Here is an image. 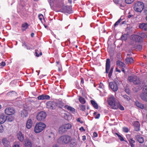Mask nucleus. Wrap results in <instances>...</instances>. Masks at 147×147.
Returning a JSON list of instances; mask_svg holds the SVG:
<instances>
[{"label": "nucleus", "mask_w": 147, "mask_h": 147, "mask_svg": "<svg viewBox=\"0 0 147 147\" xmlns=\"http://www.w3.org/2000/svg\"><path fill=\"white\" fill-rule=\"evenodd\" d=\"M119 100L115 98L113 96H111L108 100L109 105L113 109H118L119 105Z\"/></svg>", "instance_id": "f257e3e1"}, {"label": "nucleus", "mask_w": 147, "mask_h": 147, "mask_svg": "<svg viewBox=\"0 0 147 147\" xmlns=\"http://www.w3.org/2000/svg\"><path fill=\"white\" fill-rule=\"evenodd\" d=\"M71 140V137L65 135L61 136L57 140L59 143L63 145L67 144L69 143Z\"/></svg>", "instance_id": "f03ea898"}, {"label": "nucleus", "mask_w": 147, "mask_h": 147, "mask_svg": "<svg viewBox=\"0 0 147 147\" xmlns=\"http://www.w3.org/2000/svg\"><path fill=\"white\" fill-rule=\"evenodd\" d=\"M144 7V4L142 2L137 1L135 3L134 5V9L137 12L141 13Z\"/></svg>", "instance_id": "7ed1b4c3"}, {"label": "nucleus", "mask_w": 147, "mask_h": 147, "mask_svg": "<svg viewBox=\"0 0 147 147\" xmlns=\"http://www.w3.org/2000/svg\"><path fill=\"white\" fill-rule=\"evenodd\" d=\"M46 126L45 124L42 122L37 123L34 127V131L36 133H39L42 131Z\"/></svg>", "instance_id": "20e7f679"}, {"label": "nucleus", "mask_w": 147, "mask_h": 147, "mask_svg": "<svg viewBox=\"0 0 147 147\" xmlns=\"http://www.w3.org/2000/svg\"><path fill=\"white\" fill-rule=\"evenodd\" d=\"M128 79L130 82H133L134 84L139 85L141 83L139 78L136 76H129Z\"/></svg>", "instance_id": "39448f33"}, {"label": "nucleus", "mask_w": 147, "mask_h": 147, "mask_svg": "<svg viewBox=\"0 0 147 147\" xmlns=\"http://www.w3.org/2000/svg\"><path fill=\"white\" fill-rule=\"evenodd\" d=\"M61 7L60 8H61L60 11L62 12H66L69 13H72L71 9V7L68 6H63L62 3H60V5Z\"/></svg>", "instance_id": "423d86ee"}, {"label": "nucleus", "mask_w": 147, "mask_h": 147, "mask_svg": "<svg viewBox=\"0 0 147 147\" xmlns=\"http://www.w3.org/2000/svg\"><path fill=\"white\" fill-rule=\"evenodd\" d=\"M71 127V125L69 123H67L61 126L59 128V132L61 133H63L67 129H70Z\"/></svg>", "instance_id": "0eeeda50"}, {"label": "nucleus", "mask_w": 147, "mask_h": 147, "mask_svg": "<svg viewBox=\"0 0 147 147\" xmlns=\"http://www.w3.org/2000/svg\"><path fill=\"white\" fill-rule=\"evenodd\" d=\"M47 116L46 113L43 111L40 112L38 113L36 116L37 119L39 121L44 120Z\"/></svg>", "instance_id": "6e6552de"}, {"label": "nucleus", "mask_w": 147, "mask_h": 147, "mask_svg": "<svg viewBox=\"0 0 147 147\" xmlns=\"http://www.w3.org/2000/svg\"><path fill=\"white\" fill-rule=\"evenodd\" d=\"M60 0H48V1L50 3L51 7H53L55 4L56 5V7L57 8H60V3H59Z\"/></svg>", "instance_id": "1a4fd4ad"}, {"label": "nucleus", "mask_w": 147, "mask_h": 147, "mask_svg": "<svg viewBox=\"0 0 147 147\" xmlns=\"http://www.w3.org/2000/svg\"><path fill=\"white\" fill-rule=\"evenodd\" d=\"M15 111L14 108L11 107L7 108L5 110V113L8 115H11L14 114Z\"/></svg>", "instance_id": "9d476101"}, {"label": "nucleus", "mask_w": 147, "mask_h": 147, "mask_svg": "<svg viewBox=\"0 0 147 147\" xmlns=\"http://www.w3.org/2000/svg\"><path fill=\"white\" fill-rule=\"evenodd\" d=\"M47 107L49 109L53 110L54 108L55 103L53 101H49L46 103Z\"/></svg>", "instance_id": "9b49d317"}, {"label": "nucleus", "mask_w": 147, "mask_h": 147, "mask_svg": "<svg viewBox=\"0 0 147 147\" xmlns=\"http://www.w3.org/2000/svg\"><path fill=\"white\" fill-rule=\"evenodd\" d=\"M24 147H32V144L31 140L27 138L24 140Z\"/></svg>", "instance_id": "f8f14e48"}, {"label": "nucleus", "mask_w": 147, "mask_h": 147, "mask_svg": "<svg viewBox=\"0 0 147 147\" xmlns=\"http://www.w3.org/2000/svg\"><path fill=\"white\" fill-rule=\"evenodd\" d=\"M109 86L113 91H117L118 90V86L117 84L115 82H111Z\"/></svg>", "instance_id": "ddd939ff"}, {"label": "nucleus", "mask_w": 147, "mask_h": 147, "mask_svg": "<svg viewBox=\"0 0 147 147\" xmlns=\"http://www.w3.org/2000/svg\"><path fill=\"white\" fill-rule=\"evenodd\" d=\"M64 108L67 111L71 112L73 113H75L76 112V110L74 108L68 105H66L64 107Z\"/></svg>", "instance_id": "4468645a"}, {"label": "nucleus", "mask_w": 147, "mask_h": 147, "mask_svg": "<svg viewBox=\"0 0 147 147\" xmlns=\"http://www.w3.org/2000/svg\"><path fill=\"white\" fill-rule=\"evenodd\" d=\"M132 39L133 40L136 42H140L141 41V38L138 35H133L132 36Z\"/></svg>", "instance_id": "2eb2a0df"}, {"label": "nucleus", "mask_w": 147, "mask_h": 147, "mask_svg": "<svg viewBox=\"0 0 147 147\" xmlns=\"http://www.w3.org/2000/svg\"><path fill=\"white\" fill-rule=\"evenodd\" d=\"M110 61L109 59H107L106 63V72L107 73H109V71L110 67Z\"/></svg>", "instance_id": "dca6fc26"}, {"label": "nucleus", "mask_w": 147, "mask_h": 147, "mask_svg": "<svg viewBox=\"0 0 147 147\" xmlns=\"http://www.w3.org/2000/svg\"><path fill=\"white\" fill-rule=\"evenodd\" d=\"M50 97L48 95L42 94L39 96L38 97V98L40 100H49L50 99Z\"/></svg>", "instance_id": "f3484780"}, {"label": "nucleus", "mask_w": 147, "mask_h": 147, "mask_svg": "<svg viewBox=\"0 0 147 147\" xmlns=\"http://www.w3.org/2000/svg\"><path fill=\"white\" fill-rule=\"evenodd\" d=\"M33 125V121L31 119H29L26 123V127L27 129H29L32 127Z\"/></svg>", "instance_id": "a211bd4d"}, {"label": "nucleus", "mask_w": 147, "mask_h": 147, "mask_svg": "<svg viewBox=\"0 0 147 147\" xmlns=\"http://www.w3.org/2000/svg\"><path fill=\"white\" fill-rule=\"evenodd\" d=\"M7 117L4 114L0 115V123H4L6 120Z\"/></svg>", "instance_id": "6ab92c4d"}, {"label": "nucleus", "mask_w": 147, "mask_h": 147, "mask_svg": "<svg viewBox=\"0 0 147 147\" xmlns=\"http://www.w3.org/2000/svg\"><path fill=\"white\" fill-rule=\"evenodd\" d=\"M134 125L135 131H139L140 130V124L138 121L134 122Z\"/></svg>", "instance_id": "aec40b11"}, {"label": "nucleus", "mask_w": 147, "mask_h": 147, "mask_svg": "<svg viewBox=\"0 0 147 147\" xmlns=\"http://www.w3.org/2000/svg\"><path fill=\"white\" fill-rule=\"evenodd\" d=\"M17 137L18 139L21 142H23L24 140L23 135L20 131H19L17 134Z\"/></svg>", "instance_id": "412c9836"}, {"label": "nucleus", "mask_w": 147, "mask_h": 147, "mask_svg": "<svg viewBox=\"0 0 147 147\" xmlns=\"http://www.w3.org/2000/svg\"><path fill=\"white\" fill-rule=\"evenodd\" d=\"M28 114L27 110L25 109H23L21 112V116L23 118L27 117L28 115Z\"/></svg>", "instance_id": "4be33fe9"}, {"label": "nucleus", "mask_w": 147, "mask_h": 147, "mask_svg": "<svg viewBox=\"0 0 147 147\" xmlns=\"http://www.w3.org/2000/svg\"><path fill=\"white\" fill-rule=\"evenodd\" d=\"M139 28L145 31H147V23H143L139 25Z\"/></svg>", "instance_id": "5701e85b"}, {"label": "nucleus", "mask_w": 147, "mask_h": 147, "mask_svg": "<svg viewBox=\"0 0 147 147\" xmlns=\"http://www.w3.org/2000/svg\"><path fill=\"white\" fill-rule=\"evenodd\" d=\"M29 25L27 23L25 22L22 25V30L23 31H25L29 26Z\"/></svg>", "instance_id": "b1692460"}, {"label": "nucleus", "mask_w": 147, "mask_h": 147, "mask_svg": "<svg viewBox=\"0 0 147 147\" xmlns=\"http://www.w3.org/2000/svg\"><path fill=\"white\" fill-rule=\"evenodd\" d=\"M17 93L16 92L13 91H12L8 92L6 94V96H16Z\"/></svg>", "instance_id": "393cba45"}, {"label": "nucleus", "mask_w": 147, "mask_h": 147, "mask_svg": "<svg viewBox=\"0 0 147 147\" xmlns=\"http://www.w3.org/2000/svg\"><path fill=\"white\" fill-rule=\"evenodd\" d=\"M136 138L138 141L141 143L144 142V140L143 138L141 137L140 135H137L136 136Z\"/></svg>", "instance_id": "a878e982"}, {"label": "nucleus", "mask_w": 147, "mask_h": 147, "mask_svg": "<svg viewBox=\"0 0 147 147\" xmlns=\"http://www.w3.org/2000/svg\"><path fill=\"white\" fill-rule=\"evenodd\" d=\"M116 65L117 67H119L122 68L125 67V64L123 63L119 60L116 62Z\"/></svg>", "instance_id": "bb28decb"}, {"label": "nucleus", "mask_w": 147, "mask_h": 147, "mask_svg": "<svg viewBox=\"0 0 147 147\" xmlns=\"http://www.w3.org/2000/svg\"><path fill=\"white\" fill-rule=\"evenodd\" d=\"M125 63L127 64H130L134 62V59L131 57H127L125 59Z\"/></svg>", "instance_id": "cd10ccee"}, {"label": "nucleus", "mask_w": 147, "mask_h": 147, "mask_svg": "<svg viewBox=\"0 0 147 147\" xmlns=\"http://www.w3.org/2000/svg\"><path fill=\"white\" fill-rule=\"evenodd\" d=\"M2 143L5 146H7L9 144V140L6 138H3L2 140Z\"/></svg>", "instance_id": "c85d7f7f"}, {"label": "nucleus", "mask_w": 147, "mask_h": 147, "mask_svg": "<svg viewBox=\"0 0 147 147\" xmlns=\"http://www.w3.org/2000/svg\"><path fill=\"white\" fill-rule=\"evenodd\" d=\"M141 99L147 102V94L143 93L140 96Z\"/></svg>", "instance_id": "c756f323"}, {"label": "nucleus", "mask_w": 147, "mask_h": 147, "mask_svg": "<svg viewBox=\"0 0 147 147\" xmlns=\"http://www.w3.org/2000/svg\"><path fill=\"white\" fill-rule=\"evenodd\" d=\"M91 102L92 105L95 109H98V105L95 101L91 100Z\"/></svg>", "instance_id": "7c9ffc66"}, {"label": "nucleus", "mask_w": 147, "mask_h": 147, "mask_svg": "<svg viewBox=\"0 0 147 147\" xmlns=\"http://www.w3.org/2000/svg\"><path fill=\"white\" fill-rule=\"evenodd\" d=\"M136 104L138 107L141 109H143L144 108V105L139 102H136Z\"/></svg>", "instance_id": "2f4dec72"}, {"label": "nucleus", "mask_w": 147, "mask_h": 147, "mask_svg": "<svg viewBox=\"0 0 147 147\" xmlns=\"http://www.w3.org/2000/svg\"><path fill=\"white\" fill-rule=\"evenodd\" d=\"M129 141L131 146V147H134L135 145L134 143H135V140H133V138H131L129 140Z\"/></svg>", "instance_id": "473e14b6"}, {"label": "nucleus", "mask_w": 147, "mask_h": 147, "mask_svg": "<svg viewBox=\"0 0 147 147\" xmlns=\"http://www.w3.org/2000/svg\"><path fill=\"white\" fill-rule=\"evenodd\" d=\"M78 99L80 102L81 104H84L86 102V100L84 98L81 96H79Z\"/></svg>", "instance_id": "72a5a7b5"}, {"label": "nucleus", "mask_w": 147, "mask_h": 147, "mask_svg": "<svg viewBox=\"0 0 147 147\" xmlns=\"http://www.w3.org/2000/svg\"><path fill=\"white\" fill-rule=\"evenodd\" d=\"M116 134L117 135L119 139L121 141H125L126 142H127L125 140L124 138L122 135H120L117 133H116Z\"/></svg>", "instance_id": "f704fd0d"}, {"label": "nucleus", "mask_w": 147, "mask_h": 147, "mask_svg": "<svg viewBox=\"0 0 147 147\" xmlns=\"http://www.w3.org/2000/svg\"><path fill=\"white\" fill-rule=\"evenodd\" d=\"M139 34L141 38V41H142L143 38L147 37V36L144 33H140Z\"/></svg>", "instance_id": "c9c22d12"}, {"label": "nucleus", "mask_w": 147, "mask_h": 147, "mask_svg": "<svg viewBox=\"0 0 147 147\" xmlns=\"http://www.w3.org/2000/svg\"><path fill=\"white\" fill-rule=\"evenodd\" d=\"M24 46L26 47L27 49L28 50H30V49H32V46L31 45H26L25 42H24L23 43L22 46Z\"/></svg>", "instance_id": "e433bc0d"}, {"label": "nucleus", "mask_w": 147, "mask_h": 147, "mask_svg": "<svg viewBox=\"0 0 147 147\" xmlns=\"http://www.w3.org/2000/svg\"><path fill=\"white\" fill-rule=\"evenodd\" d=\"M35 52L36 55L37 57H39L40 55H42L41 52L40 50H35Z\"/></svg>", "instance_id": "4c0bfd02"}, {"label": "nucleus", "mask_w": 147, "mask_h": 147, "mask_svg": "<svg viewBox=\"0 0 147 147\" xmlns=\"http://www.w3.org/2000/svg\"><path fill=\"white\" fill-rule=\"evenodd\" d=\"M6 119L9 121L11 122L14 120V118L13 116H9L7 117Z\"/></svg>", "instance_id": "58836bf2"}, {"label": "nucleus", "mask_w": 147, "mask_h": 147, "mask_svg": "<svg viewBox=\"0 0 147 147\" xmlns=\"http://www.w3.org/2000/svg\"><path fill=\"white\" fill-rule=\"evenodd\" d=\"M123 98L125 99V100L127 101H129V100H130V97L127 96L126 95H124L122 96Z\"/></svg>", "instance_id": "ea45409f"}, {"label": "nucleus", "mask_w": 147, "mask_h": 147, "mask_svg": "<svg viewBox=\"0 0 147 147\" xmlns=\"http://www.w3.org/2000/svg\"><path fill=\"white\" fill-rule=\"evenodd\" d=\"M80 109L83 111H84L86 109V106L84 105H79Z\"/></svg>", "instance_id": "a19ab883"}, {"label": "nucleus", "mask_w": 147, "mask_h": 147, "mask_svg": "<svg viewBox=\"0 0 147 147\" xmlns=\"http://www.w3.org/2000/svg\"><path fill=\"white\" fill-rule=\"evenodd\" d=\"M69 143L70 144V145L71 146H74L76 144L74 140H72L71 137V140Z\"/></svg>", "instance_id": "79ce46f5"}, {"label": "nucleus", "mask_w": 147, "mask_h": 147, "mask_svg": "<svg viewBox=\"0 0 147 147\" xmlns=\"http://www.w3.org/2000/svg\"><path fill=\"white\" fill-rule=\"evenodd\" d=\"M143 93L147 94V86L144 87L143 89Z\"/></svg>", "instance_id": "37998d69"}, {"label": "nucleus", "mask_w": 147, "mask_h": 147, "mask_svg": "<svg viewBox=\"0 0 147 147\" xmlns=\"http://www.w3.org/2000/svg\"><path fill=\"white\" fill-rule=\"evenodd\" d=\"M134 0H125V2L127 4H130L133 3Z\"/></svg>", "instance_id": "c03bdc74"}, {"label": "nucleus", "mask_w": 147, "mask_h": 147, "mask_svg": "<svg viewBox=\"0 0 147 147\" xmlns=\"http://www.w3.org/2000/svg\"><path fill=\"white\" fill-rule=\"evenodd\" d=\"M121 20V18H120L117 22H116L114 24L115 26H116L118 25L119 23L120 22Z\"/></svg>", "instance_id": "a18cd8bd"}, {"label": "nucleus", "mask_w": 147, "mask_h": 147, "mask_svg": "<svg viewBox=\"0 0 147 147\" xmlns=\"http://www.w3.org/2000/svg\"><path fill=\"white\" fill-rule=\"evenodd\" d=\"M113 67H112L111 69L110 70L109 74V78H110L112 75L113 72Z\"/></svg>", "instance_id": "49530a36"}, {"label": "nucleus", "mask_w": 147, "mask_h": 147, "mask_svg": "<svg viewBox=\"0 0 147 147\" xmlns=\"http://www.w3.org/2000/svg\"><path fill=\"white\" fill-rule=\"evenodd\" d=\"M136 49L140 51L142 50V47L141 45H138L136 46Z\"/></svg>", "instance_id": "de8ad7c7"}, {"label": "nucleus", "mask_w": 147, "mask_h": 147, "mask_svg": "<svg viewBox=\"0 0 147 147\" xmlns=\"http://www.w3.org/2000/svg\"><path fill=\"white\" fill-rule=\"evenodd\" d=\"M121 38L122 40H126L127 39L126 35L125 34L122 35L121 37Z\"/></svg>", "instance_id": "09e8293b"}, {"label": "nucleus", "mask_w": 147, "mask_h": 147, "mask_svg": "<svg viewBox=\"0 0 147 147\" xmlns=\"http://www.w3.org/2000/svg\"><path fill=\"white\" fill-rule=\"evenodd\" d=\"M123 131L124 132L127 133L129 131V129L127 127H123Z\"/></svg>", "instance_id": "8fccbe9b"}, {"label": "nucleus", "mask_w": 147, "mask_h": 147, "mask_svg": "<svg viewBox=\"0 0 147 147\" xmlns=\"http://www.w3.org/2000/svg\"><path fill=\"white\" fill-rule=\"evenodd\" d=\"M118 108H119L121 110H124V108L121 105L119 102V105L118 106Z\"/></svg>", "instance_id": "3c124183"}, {"label": "nucleus", "mask_w": 147, "mask_h": 147, "mask_svg": "<svg viewBox=\"0 0 147 147\" xmlns=\"http://www.w3.org/2000/svg\"><path fill=\"white\" fill-rule=\"evenodd\" d=\"M0 123V132L1 133L3 132L4 131L3 126Z\"/></svg>", "instance_id": "603ef678"}, {"label": "nucleus", "mask_w": 147, "mask_h": 147, "mask_svg": "<svg viewBox=\"0 0 147 147\" xmlns=\"http://www.w3.org/2000/svg\"><path fill=\"white\" fill-rule=\"evenodd\" d=\"M77 121L78 122H80L81 124L83 123H84L83 121V120H81L80 118H78L77 119Z\"/></svg>", "instance_id": "864d4df0"}, {"label": "nucleus", "mask_w": 147, "mask_h": 147, "mask_svg": "<svg viewBox=\"0 0 147 147\" xmlns=\"http://www.w3.org/2000/svg\"><path fill=\"white\" fill-rule=\"evenodd\" d=\"M38 17L40 21L42 20V18H43V16L41 14L39 15Z\"/></svg>", "instance_id": "5fc2aeb1"}, {"label": "nucleus", "mask_w": 147, "mask_h": 147, "mask_svg": "<svg viewBox=\"0 0 147 147\" xmlns=\"http://www.w3.org/2000/svg\"><path fill=\"white\" fill-rule=\"evenodd\" d=\"M130 12H129L128 13V15L127 16V17L128 18H130L131 17H132L133 16V15H130Z\"/></svg>", "instance_id": "6e6d98bb"}, {"label": "nucleus", "mask_w": 147, "mask_h": 147, "mask_svg": "<svg viewBox=\"0 0 147 147\" xmlns=\"http://www.w3.org/2000/svg\"><path fill=\"white\" fill-rule=\"evenodd\" d=\"M99 87L100 88H103L104 87V85L101 82L99 84Z\"/></svg>", "instance_id": "4d7b16f0"}, {"label": "nucleus", "mask_w": 147, "mask_h": 147, "mask_svg": "<svg viewBox=\"0 0 147 147\" xmlns=\"http://www.w3.org/2000/svg\"><path fill=\"white\" fill-rule=\"evenodd\" d=\"M5 65V63L4 62H2L1 63H0V65L1 66H2L3 67Z\"/></svg>", "instance_id": "13d9d810"}, {"label": "nucleus", "mask_w": 147, "mask_h": 147, "mask_svg": "<svg viewBox=\"0 0 147 147\" xmlns=\"http://www.w3.org/2000/svg\"><path fill=\"white\" fill-rule=\"evenodd\" d=\"M100 116V114H98L96 116H95L94 117L96 119H98Z\"/></svg>", "instance_id": "bf43d9fd"}, {"label": "nucleus", "mask_w": 147, "mask_h": 147, "mask_svg": "<svg viewBox=\"0 0 147 147\" xmlns=\"http://www.w3.org/2000/svg\"><path fill=\"white\" fill-rule=\"evenodd\" d=\"M98 134H97L96 132H94L93 134V136L94 137H96L97 136Z\"/></svg>", "instance_id": "052dcab7"}, {"label": "nucleus", "mask_w": 147, "mask_h": 147, "mask_svg": "<svg viewBox=\"0 0 147 147\" xmlns=\"http://www.w3.org/2000/svg\"><path fill=\"white\" fill-rule=\"evenodd\" d=\"M79 130L81 131H85V129H84V127H81L79 129Z\"/></svg>", "instance_id": "680f3d73"}, {"label": "nucleus", "mask_w": 147, "mask_h": 147, "mask_svg": "<svg viewBox=\"0 0 147 147\" xmlns=\"http://www.w3.org/2000/svg\"><path fill=\"white\" fill-rule=\"evenodd\" d=\"M84 83V80L82 78H81V84H83Z\"/></svg>", "instance_id": "e2e57ef3"}, {"label": "nucleus", "mask_w": 147, "mask_h": 147, "mask_svg": "<svg viewBox=\"0 0 147 147\" xmlns=\"http://www.w3.org/2000/svg\"><path fill=\"white\" fill-rule=\"evenodd\" d=\"M113 1L116 4H118L119 2V0H113Z\"/></svg>", "instance_id": "0e129e2a"}, {"label": "nucleus", "mask_w": 147, "mask_h": 147, "mask_svg": "<svg viewBox=\"0 0 147 147\" xmlns=\"http://www.w3.org/2000/svg\"><path fill=\"white\" fill-rule=\"evenodd\" d=\"M144 12L145 13L147 14V7H146L144 9Z\"/></svg>", "instance_id": "69168bd1"}, {"label": "nucleus", "mask_w": 147, "mask_h": 147, "mask_svg": "<svg viewBox=\"0 0 147 147\" xmlns=\"http://www.w3.org/2000/svg\"><path fill=\"white\" fill-rule=\"evenodd\" d=\"M13 147H20V145L18 144H15Z\"/></svg>", "instance_id": "338daca9"}, {"label": "nucleus", "mask_w": 147, "mask_h": 147, "mask_svg": "<svg viewBox=\"0 0 147 147\" xmlns=\"http://www.w3.org/2000/svg\"><path fill=\"white\" fill-rule=\"evenodd\" d=\"M139 147H147V146L144 145H140Z\"/></svg>", "instance_id": "774afa93"}]
</instances>
